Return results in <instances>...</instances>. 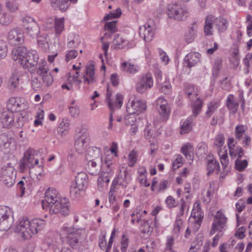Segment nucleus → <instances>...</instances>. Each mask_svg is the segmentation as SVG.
Listing matches in <instances>:
<instances>
[{"label": "nucleus", "mask_w": 252, "mask_h": 252, "mask_svg": "<svg viewBox=\"0 0 252 252\" xmlns=\"http://www.w3.org/2000/svg\"><path fill=\"white\" fill-rule=\"evenodd\" d=\"M78 55V52L75 50H71L69 51L66 54V60L68 62L70 60L75 59Z\"/></svg>", "instance_id": "774afa93"}, {"label": "nucleus", "mask_w": 252, "mask_h": 252, "mask_svg": "<svg viewBox=\"0 0 252 252\" xmlns=\"http://www.w3.org/2000/svg\"><path fill=\"white\" fill-rule=\"evenodd\" d=\"M5 5L6 8L11 12H15L18 8V4L15 0H7Z\"/></svg>", "instance_id": "09e8293b"}, {"label": "nucleus", "mask_w": 252, "mask_h": 252, "mask_svg": "<svg viewBox=\"0 0 252 252\" xmlns=\"http://www.w3.org/2000/svg\"><path fill=\"white\" fill-rule=\"evenodd\" d=\"M117 21H113L110 22H107L105 24L104 29L108 30L111 33H114L117 31L116 28Z\"/></svg>", "instance_id": "864d4df0"}, {"label": "nucleus", "mask_w": 252, "mask_h": 252, "mask_svg": "<svg viewBox=\"0 0 252 252\" xmlns=\"http://www.w3.org/2000/svg\"><path fill=\"white\" fill-rule=\"evenodd\" d=\"M38 66L36 69L37 73L40 76L43 74L48 72V67L47 64L38 65Z\"/></svg>", "instance_id": "052dcab7"}, {"label": "nucleus", "mask_w": 252, "mask_h": 252, "mask_svg": "<svg viewBox=\"0 0 252 252\" xmlns=\"http://www.w3.org/2000/svg\"><path fill=\"white\" fill-rule=\"evenodd\" d=\"M89 173L93 175H96L99 172V168H97V163L94 159H90L88 162Z\"/></svg>", "instance_id": "37998d69"}, {"label": "nucleus", "mask_w": 252, "mask_h": 252, "mask_svg": "<svg viewBox=\"0 0 252 252\" xmlns=\"http://www.w3.org/2000/svg\"><path fill=\"white\" fill-rule=\"evenodd\" d=\"M207 169L208 175L212 174L215 170L219 172L220 170L219 162L214 158L208 160L207 163Z\"/></svg>", "instance_id": "473e14b6"}, {"label": "nucleus", "mask_w": 252, "mask_h": 252, "mask_svg": "<svg viewBox=\"0 0 252 252\" xmlns=\"http://www.w3.org/2000/svg\"><path fill=\"white\" fill-rule=\"evenodd\" d=\"M157 109L162 121H166L170 114V108L167 100L163 97H159L156 102Z\"/></svg>", "instance_id": "f8f14e48"}, {"label": "nucleus", "mask_w": 252, "mask_h": 252, "mask_svg": "<svg viewBox=\"0 0 252 252\" xmlns=\"http://www.w3.org/2000/svg\"><path fill=\"white\" fill-rule=\"evenodd\" d=\"M7 109L12 112L20 111L25 109L24 99L20 97H11L9 99L7 104Z\"/></svg>", "instance_id": "dca6fc26"}, {"label": "nucleus", "mask_w": 252, "mask_h": 252, "mask_svg": "<svg viewBox=\"0 0 252 252\" xmlns=\"http://www.w3.org/2000/svg\"><path fill=\"white\" fill-rule=\"evenodd\" d=\"M189 148H191V146L190 145L184 146L181 148V152L187 158L191 159L192 157L189 151Z\"/></svg>", "instance_id": "0e129e2a"}, {"label": "nucleus", "mask_w": 252, "mask_h": 252, "mask_svg": "<svg viewBox=\"0 0 252 252\" xmlns=\"http://www.w3.org/2000/svg\"><path fill=\"white\" fill-rule=\"evenodd\" d=\"M27 53L26 47L19 46L13 48L11 52V57L14 61H18L21 64Z\"/></svg>", "instance_id": "aec40b11"}, {"label": "nucleus", "mask_w": 252, "mask_h": 252, "mask_svg": "<svg viewBox=\"0 0 252 252\" xmlns=\"http://www.w3.org/2000/svg\"><path fill=\"white\" fill-rule=\"evenodd\" d=\"M22 25L26 33L32 38H37L39 34V26L32 18L25 17L22 21Z\"/></svg>", "instance_id": "20e7f679"}, {"label": "nucleus", "mask_w": 252, "mask_h": 252, "mask_svg": "<svg viewBox=\"0 0 252 252\" xmlns=\"http://www.w3.org/2000/svg\"><path fill=\"white\" fill-rule=\"evenodd\" d=\"M89 141V133L86 130L82 129L76 133L75 137L74 146L78 153H81L87 147Z\"/></svg>", "instance_id": "6e6552de"}, {"label": "nucleus", "mask_w": 252, "mask_h": 252, "mask_svg": "<svg viewBox=\"0 0 252 252\" xmlns=\"http://www.w3.org/2000/svg\"><path fill=\"white\" fill-rule=\"evenodd\" d=\"M10 138L5 134H1L0 135V147L3 149H8L10 144Z\"/></svg>", "instance_id": "a19ab883"}, {"label": "nucleus", "mask_w": 252, "mask_h": 252, "mask_svg": "<svg viewBox=\"0 0 252 252\" xmlns=\"http://www.w3.org/2000/svg\"><path fill=\"white\" fill-rule=\"evenodd\" d=\"M32 168L30 165V163H29L27 158L24 156V157L21 159L19 162V169L20 172H25L28 170H31Z\"/></svg>", "instance_id": "c9c22d12"}, {"label": "nucleus", "mask_w": 252, "mask_h": 252, "mask_svg": "<svg viewBox=\"0 0 252 252\" xmlns=\"http://www.w3.org/2000/svg\"><path fill=\"white\" fill-rule=\"evenodd\" d=\"M238 106L239 103L235 100L234 95L232 94H229L226 99V106L228 109L236 112L238 110Z\"/></svg>", "instance_id": "2f4dec72"}, {"label": "nucleus", "mask_w": 252, "mask_h": 252, "mask_svg": "<svg viewBox=\"0 0 252 252\" xmlns=\"http://www.w3.org/2000/svg\"><path fill=\"white\" fill-rule=\"evenodd\" d=\"M62 241L60 235L57 233L53 232L47 234L43 245L45 249H56L62 244Z\"/></svg>", "instance_id": "1a4fd4ad"}, {"label": "nucleus", "mask_w": 252, "mask_h": 252, "mask_svg": "<svg viewBox=\"0 0 252 252\" xmlns=\"http://www.w3.org/2000/svg\"><path fill=\"white\" fill-rule=\"evenodd\" d=\"M42 205L43 209L48 210L51 214L60 213L62 215L66 216L70 212L68 199L61 198L58 190L53 188H50L45 192Z\"/></svg>", "instance_id": "f257e3e1"}, {"label": "nucleus", "mask_w": 252, "mask_h": 252, "mask_svg": "<svg viewBox=\"0 0 252 252\" xmlns=\"http://www.w3.org/2000/svg\"><path fill=\"white\" fill-rule=\"evenodd\" d=\"M43 82L46 86H50L53 82V78L52 75L49 72L41 76Z\"/></svg>", "instance_id": "6e6d98bb"}, {"label": "nucleus", "mask_w": 252, "mask_h": 252, "mask_svg": "<svg viewBox=\"0 0 252 252\" xmlns=\"http://www.w3.org/2000/svg\"><path fill=\"white\" fill-rule=\"evenodd\" d=\"M112 104L114 108L110 109L111 110L114 109L115 108H120L123 104V95L120 94H117L115 101L112 102Z\"/></svg>", "instance_id": "13d9d810"}, {"label": "nucleus", "mask_w": 252, "mask_h": 252, "mask_svg": "<svg viewBox=\"0 0 252 252\" xmlns=\"http://www.w3.org/2000/svg\"><path fill=\"white\" fill-rule=\"evenodd\" d=\"M121 10L120 8H117L115 11L110 12L109 14L105 16L103 19V21H107L113 18H119L121 15Z\"/></svg>", "instance_id": "603ef678"}, {"label": "nucleus", "mask_w": 252, "mask_h": 252, "mask_svg": "<svg viewBox=\"0 0 252 252\" xmlns=\"http://www.w3.org/2000/svg\"><path fill=\"white\" fill-rule=\"evenodd\" d=\"M38 59L37 51L34 50H30L23 60L21 65L24 69H28L29 71L33 72L36 69Z\"/></svg>", "instance_id": "39448f33"}, {"label": "nucleus", "mask_w": 252, "mask_h": 252, "mask_svg": "<svg viewBox=\"0 0 252 252\" xmlns=\"http://www.w3.org/2000/svg\"><path fill=\"white\" fill-rule=\"evenodd\" d=\"M213 16L208 15L206 17L204 26V32L205 35L211 36L213 34Z\"/></svg>", "instance_id": "cd10ccee"}, {"label": "nucleus", "mask_w": 252, "mask_h": 252, "mask_svg": "<svg viewBox=\"0 0 252 252\" xmlns=\"http://www.w3.org/2000/svg\"><path fill=\"white\" fill-rule=\"evenodd\" d=\"M31 84L32 89L36 91L40 90L42 86V82L37 77H32Z\"/></svg>", "instance_id": "c03bdc74"}, {"label": "nucleus", "mask_w": 252, "mask_h": 252, "mask_svg": "<svg viewBox=\"0 0 252 252\" xmlns=\"http://www.w3.org/2000/svg\"><path fill=\"white\" fill-rule=\"evenodd\" d=\"M20 76L21 73L18 70L15 69L12 72L8 81L10 90H14L19 86Z\"/></svg>", "instance_id": "393cba45"}, {"label": "nucleus", "mask_w": 252, "mask_h": 252, "mask_svg": "<svg viewBox=\"0 0 252 252\" xmlns=\"http://www.w3.org/2000/svg\"><path fill=\"white\" fill-rule=\"evenodd\" d=\"M13 222L14 218L11 209L7 206L0 207V230H9Z\"/></svg>", "instance_id": "7ed1b4c3"}, {"label": "nucleus", "mask_w": 252, "mask_h": 252, "mask_svg": "<svg viewBox=\"0 0 252 252\" xmlns=\"http://www.w3.org/2000/svg\"><path fill=\"white\" fill-rule=\"evenodd\" d=\"M14 114L12 112L6 110L2 113L0 122L4 127H11L14 124Z\"/></svg>", "instance_id": "6ab92c4d"}, {"label": "nucleus", "mask_w": 252, "mask_h": 252, "mask_svg": "<svg viewBox=\"0 0 252 252\" xmlns=\"http://www.w3.org/2000/svg\"><path fill=\"white\" fill-rule=\"evenodd\" d=\"M213 22L219 32H224L228 28V22L226 19L220 17L215 19L213 18Z\"/></svg>", "instance_id": "a878e982"}, {"label": "nucleus", "mask_w": 252, "mask_h": 252, "mask_svg": "<svg viewBox=\"0 0 252 252\" xmlns=\"http://www.w3.org/2000/svg\"><path fill=\"white\" fill-rule=\"evenodd\" d=\"M137 222L141 223V227L140 230L143 233H147L148 234H150L152 231L151 227L149 225V223L148 221L145 220H142L140 218H138L137 220Z\"/></svg>", "instance_id": "e433bc0d"}, {"label": "nucleus", "mask_w": 252, "mask_h": 252, "mask_svg": "<svg viewBox=\"0 0 252 252\" xmlns=\"http://www.w3.org/2000/svg\"><path fill=\"white\" fill-rule=\"evenodd\" d=\"M57 34L60 35L64 30V18H61L56 19L54 24Z\"/></svg>", "instance_id": "58836bf2"}, {"label": "nucleus", "mask_w": 252, "mask_h": 252, "mask_svg": "<svg viewBox=\"0 0 252 252\" xmlns=\"http://www.w3.org/2000/svg\"><path fill=\"white\" fill-rule=\"evenodd\" d=\"M122 69L127 73H134L137 70V67L129 62H124L122 64Z\"/></svg>", "instance_id": "ea45409f"}, {"label": "nucleus", "mask_w": 252, "mask_h": 252, "mask_svg": "<svg viewBox=\"0 0 252 252\" xmlns=\"http://www.w3.org/2000/svg\"><path fill=\"white\" fill-rule=\"evenodd\" d=\"M222 67V61L220 59L218 58L215 61L213 68V75L217 76L220 73Z\"/></svg>", "instance_id": "49530a36"}, {"label": "nucleus", "mask_w": 252, "mask_h": 252, "mask_svg": "<svg viewBox=\"0 0 252 252\" xmlns=\"http://www.w3.org/2000/svg\"><path fill=\"white\" fill-rule=\"evenodd\" d=\"M182 224V220L180 216H177L175 223L174 225V231L176 233H178L180 230Z\"/></svg>", "instance_id": "338daca9"}, {"label": "nucleus", "mask_w": 252, "mask_h": 252, "mask_svg": "<svg viewBox=\"0 0 252 252\" xmlns=\"http://www.w3.org/2000/svg\"><path fill=\"white\" fill-rule=\"evenodd\" d=\"M220 105L219 102L212 101L207 104V110L205 112V117L210 118Z\"/></svg>", "instance_id": "c756f323"}, {"label": "nucleus", "mask_w": 252, "mask_h": 252, "mask_svg": "<svg viewBox=\"0 0 252 252\" xmlns=\"http://www.w3.org/2000/svg\"><path fill=\"white\" fill-rule=\"evenodd\" d=\"M203 238V237L202 234H199L197 235L196 240L193 242V243L194 244V246H193V250L196 251L200 248V247L202 244Z\"/></svg>", "instance_id": "e2e57ef3"}, {"label": "nucleus", "mask_w": 252, "mask_h": 252, "mask_svg": "<svg viewBox=\"0 0 252 252\" xmlns=\"http://www.w3.org/2000/svg\"><path fill=\"white\" fill-rule=\"evenodd\" d=\"M12 21V17L6 13L0 14V23L3 25H7L11 23Z\"/></svg>", "instance_id": "de8ad7c7"}, {"label": "nucleus", "mask_w": 252, "mask_h": 252, "mask_svg": "<svg viewBox=\"0 0 252 252\" xmlns=\"http://www.w3.org/2000/svg\"><path fill=\"white\" fill-rule=\"evenodd\" d=\"M146 107V103L143 100H132L131 102L128 101L127 104L126 111L130 115L139 114L145 112Z\"/></svg>", "instance_id": "ddd939ff"}, {"label": "nucleus", "mask_w": 252, "mask_h": 252, "mask_svg": "<svg viewBox=\"0 0 252 252\" xmlns=\"http://www.w3.org/2000/svg\"><path fill=\"white\" fill-rule=\"evenodd\" d=\"M229 155L232 158H235L237 156V158H241L244 155V151L241 147L235 146L229 149Z\"/></svg>", "instance_id": "f704fd0d"}, {"label": "nucleus", "mask_w": 252, "mask_h": 252, "mask_svg": "<svg viewBox=\"0 0 252 252\" xmlns=\"http://www.w3.org/2000/svg\"><path fill=\"white\" fill-rule=\"evenodd\" d=\"M245 130L243 125H238L235 128V136L238 140H240L243 137Z\"/></svg>", "instance_id": "4d7b16f0"}, {"label": "nucleus", "mask_w": 252, "mask_h": 252, "mask_svg": "<svg viewBox=\"0 0 252 252\" xmlns=\"http://www.w3.org/2000/svg\"><path fill=\"white\" fill-rule=\"evenodd\" d=\"M73 183L85 189H86L88 184V177L84 172H79L76 176L74 182Z\"/></svg>", "instance_id": "b1692460"}, {"label": "nucleus", "mask_w": 252, "mask_h": 252, "mask_svg": "<svg viewBox=\"0 0 252 252\" xmlns=\"http://www.w3.org/2000/svg\"><path fill=\"white\" fill-rule=\"evenodd\" d=\"M224 137L223 134H220L218 135L215 141V145L220 150L224 143Z\"/></svg>", "instance_id": "5fc2aeb1"}, {"label": "nucleus", "mask_w": 252, "mask_h": 252, "mask_svg": "<svg viewBox=\"0 0 252 252\" xmlns=\"http://www.w3.org/2000/svg\"><path fill=\"white\" fill-rule=\"evenodd\" d=\"M7 50V43L3 40H0V59H3L6 57Z\"/></svg>", "instance_id": "a18cd8bd"}, {"label": "nucleus", "mask_w": 252, "mask_h": 252, "mask_svg": "<svg viewBox=\"0 0 252 252\" xmlns=\"http://www.w3.org/2000/svg\"><path fill=\"white\" fill-rule=\"evenodd\" d=\"M3 182L6 186L8 188L11 187L14 184L15 178L13 176L4 175Z\"/></svg>", "instance_id": "bf43d9fd"}, {"label": "nucleus", "mask_w": 252, "mask_h": 252, "mask_svg": "<svg viewBox=\"0 0 252 252\" xmlns=\"http://www.w3.org/2000/svg\"><path fill=\"white\" fill-rule=\"evenodd\" d=\"M153 85V79L151 73H147L141 79L139 86L137 87V91L143 93L147 89L151 88Z\"/></svg>", "instance_id": "a211bd4d"}, {"label": "nucleus", "mask_w": 252, "mask_h": 252, "mask_svg": "<svg viewBox=\"0 0 252 252\" xmlns=\"http://www.w3.org/2000/svg\"><path fill=\"white\" fill-rule=\"evenodd\" d=\"M174 243V238L171 236H168L167 238V242L166 243V247L163 252H167L168 251H170L171 250H173L172 247Z\"/></svg>", "instance_id": "69168bd1"}, {"label": "nucleus", "mask_w": 252, "mask_h": 252, "mask_svg": "<svg viewBox=\"0 0 252 252\" xmlns=\"http://www.w3.org/2000/svg\"><path fill=\"white\" fill-rule=\"evenodd\" d=\"M7 39L11 45H18L24 43V35L20 29H13L9 32Z\"/></svg>", "instance_id": "2eb2a0df"}, {"label": "nucleus", "mask_w": 252, "mask_h": 252, "mask_svg": "<svg viewBox=\"0 0 252 252\" xmlns=\"http://www.w3.org/2000/svg\"><path fill=\"white\" fill-rule=\"evenodd\" d=\"M113 44L115 45V48L123 49L126 44V41L119 34H116L114 36Z\"/></svg>", "instance_id": "4c0bfd02"}, {"label": "nucleus", "mask_w": 252, "mask_h": 252, "mask_svg": "<svg viewBox=\"0 0 252 252\" xmlns=\"http://www.w3.org/2000/svg\"><path fill=\"white\" fill-rule=\"evenodd\" d=\"M227 218L225 217L223 213L219 211L214 218L212 224V228L210 231L211 235L214 234L217 231L221 232L222 229L227 221Z\"/></svg>", "instance_id": "4468645a"}, {"label": "nucleus", "mask_w": 252, "mask_h": 252, "mask_svg": "<svg viewBox=\"0 0 252 252\" xmlns=\"http://www.w3.org/2000/svg\"><path fill=\"white\" fill-rule=\"evenodd\" d=\"M201 55L197 52H190L184 58V63L189 67L195 65L200 61Z\"/></svg>", "instance_id": "4be33fe9"}, {"label": "nucleus", "mask_w": 252, "mask_h": 252, "mask_svg": "<svg viewBox=\"0 0 252 252\" xmlns=\"http://www.w3.org/2000/svg\"><path fill=\"white\" fill-rule=\"evenodd\" d=\"M113 174L112 168L106 169L105 171H102L97 179V186L99 190L103 189L104 184L107 185L110 182Z\"/></svg>", "instance_id": "f3484780"}, {"label": "nucleus", "mask_w": 252, "mask_h": 252, "mask_svg": "<svg viewBox=\"0 0 252 252\" xmlns=\"http://www.w3.org/2000/svg\"><path fill=\"white\" fill-rule=\"evenodd\" d=\"M202 106L203 101L199 98H197L193 102L192 111L195 117L197 116L200 113Z\"/></svg>", "instance_id": "72a5a7b5"}, {"label": "nucleus", "mask_w": 252, "mask_h": 252, "mask_svg": "<svg viewBox=\"0 0 252 252\" xmlns=\"http://www.w3.org/2000/svg\"><path fill=\"white\" fill-rule=\"evenodd\" d=\"M62 235L66 236L68 244L72 248L77 246L81 239V230H75L74 228L63 227L62 230Z\"/></svg>", "instance_id": "0eeeda50"}, {"label": "nucleus", "mask_w": 252, "mask_h": 252, "mask_svg": "<svg viewBox=\"0 0 252 252\" xmlns=\"http://www.w3.org/2000/svg\"><path fill=\"white\" fill-rule=\"evenodd\" d=\"M69 124L67 120H63L58 127L59 132L65 133L69 129Z\"/></svg>", "instance_id": "8fccbe9b"}, {"label": "nucleus", "mask_w": 252, "mask_h": 252, "mask_svg": "<svg viewBox=\"0 0 252 252\" xmlns=\"http://www.w3.org/2000/svg\"><path fill=\"white\" fill-rule=\"evenodd\" d=\"M184 91L188 97L190 99L193 96H196L198 95L195 86L193 84H186L185 85Z\"/></svg>", "instance_id": "7c9ffc66"}, {"label": "nucleus", "mask_w": 252, "mask_h": 252, "mask_svg": "<svg viewBox=\"0 0 252 252\" xmlns=\"http://www.w3.org/2000/svg\"><path fill=\"white\" fill-rule=\"evenodd\" d=\"M196 34V32L191 27L185 34V40L188 43L191 42L194 39Z\"/></svg>", "instance_id": "3c124183"}, {"label": "nucleus", "mask_w": 252, "mask_h": 252, "mask_svg": "<svg viewBox=\"0 0 252 252\" xmlns=\"http://www.w3.org/2000/svg\"><path fill=\"white\" fill-rule=\"evenodd\" d=\"M50 5L54 10L66 11L70 6L69 0H50Z\"/></svg>", "instance_id": "412c9836"}, {"label": "nucleus", "mask_w": 252, "mask_h": 252, "mask_svg": "<svg viewBox=\"0 0 252 252\" xmlns=\"http://www.w3.org/2000/svg\"><path fill=\"white\" fill-rule=\"evenodd\" d=\"M166 13L169 18L181 21L187 18L188 12L185 8L175 3L168 5Z\"/></svg>", "instance_id": "423d86ee"}, {"label": "nucleus", "mask_w": 252, "mask_h": 252, "mask_svg": "<svg viewBox=\"0 0 252 252\" xmlns=\"http://www.w3.org/2000/svg\"><path fill=\"white\" fill-rule=\"evenodd\" d=\"M156 30V27L155 24L150 25L147 23L140 27L139 34L145 42H149L154 38Z\"/></svg>", "instance_id": "9b49d317"}, {"label": "nucleus", "mask_w": 252, "mask_h": 252, "mask_svg": "<svg viewBox=\"0 0 252 252\" xmlns=\"http://www.w3.org/2000/svg\"><path fill=\"white\" fill-rule=\"evenodd\" d=\"M192 121L193 118L190 117L184 122L180 130L181 134L188 133L191 130L193 126Z\"/></svg>", "instance_id": "c85d7f7f"}, {"label": "nucleus", "mask_w": 252, "mask_h": 252, "mask_svg": "<svg viewBox=\"0 0 252 252\" xmlns=\"http://www.w3.org/2000/svg\"><path fill=\"white\" fill-rule=\"evenodd\" d=\"M130 174L125 168H122L120 170V173L113 181L112 189H115L117 185H120L123 188L127 187L130 181Z\"/></svg>", "instance_id": "9d476101"}, {"label": "nucleus", "mask_w": 252, "mask_h": 252, "mask_svg": "<svg viewBox=\"0 0 252 252\" xmlns=\"http://www.w3.org/2000/svg\"><path fill=\"white\" fill-rule=\"evenodd\" d=\"M85 190V189L79 187L72 182L71 183L70 187V194L72 198L74 199L79 198L83 194Z\"/></svg>", "instance_id": "bb28decb"}, {"label": "nucleus", "mask_w": 252, "mask_h": 252, "mask_svg": "<svg viewBox=\"0 0 252 252\" xmlns=\"http://www.w3.org/2000/svg\"><path fill=\"white\" fill-rule=\"evenodd\" d=\"M248 165V162L246 159L241 160V158H237L235 162V167L236 170L240 172L243 171Z\"/></svg>", "instance_id": "79ce46f5"}, {"label": "nucleus", "mask_w": 252, "mask_h": 252, "mask_svg": "<svg viewBox=\"0 0 252 252\" xmlns=\"http://www.w3.org/2000/svg\"><path fill=\"white\" fill-rule=\"evenodd\" d=\"M45 224V221L42 219L35 218L30 221L27 218H23L19 220V223L16 225L15 232L23 239H28L33 234L41 230Z\"/></svg>", "instance_id": "f03ea898"}, {"label": "nucleus", "mask_w": 252, "mask_h": 252, "mask_svg": "<svg viewBox=\"0 0 252 252\" xmlns=\"http://www.w3.org/2000/svg\"><path fill=\"white\" fill-rule=\"evenodd\" d=\"M37 151L32 148H29L24 153V156L27 158L32 168H33L34 165H37L39 164V159L37 158H35V156H37Z\"/></svg>", "instance_id": "5701e85b"}, {"label": "nucleus", "mask_w": 252, "mask_h": 252, "mask_svg": "<svg viewBox=\"0 0 252 252\" xmlns=\"http://www.w3.org/2000/svg\"><path fill=\"white\" fill-rule=\"evenodd\" d=\"M48 35L47 34H43L41 35H38V36L37 37L38 38L37 41L38 45L39 46L40 45H44L46 44H47L48 42V38H47Z\"/></svg>", "instance_id": "680f3d73"}]
</instances>
